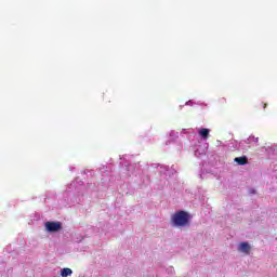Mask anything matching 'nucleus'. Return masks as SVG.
<instances>
[{
  "label": "nucleus",
  "instance_id": "f257e3e1",
  "mask_svg": "<svg viewBox=\"0 0 277 277\" xmlns=\"http://www.w3.org/2000/svg\"><path fill=\"white\" fill-rule=\"evenodd\" d=\"M174 226H189V213L186 211H177L171 217Z\"/></svg>",
  "mask_w": 277,
  "mask_h": 277
},
{
  "label": "nucleus",
  "instance_id": "f03ea898",
  "mask_svg": "<svg viewBox=\"0 0 277 277\" xmlns=\"http://www.w3.org/2000/svg\"><path fill=\"white\" fill-rule=\"evenodd\" d=\"M45 230H48V233H57V232L62 230V223L61 222H47Z\"/></svg>",
  "mask_w": 277,
  "mask_h": 277
},
{
  "label": "nucleus",
  "instance_id": "20e7f679",
  "mask_svg": "<svg viewBox=\"0 0 277 277\" xmlns=\"http://www.w3.org/2000/svg\"><path fill=\"white\" fill-rule=\"evenodd\" d=\"M234 161L238 163V166H246L248 163V157L246 156L237 157L234 159Z\"/></svg>",
  "mask_w": 277,
  "mask_h": 277
},
{
  "label": "nucleus",
  "instance_id": "0eeeda50",
  "mask_svg": "<svg viewBox=\"0 0 277 277\" xmlns=\"http://www.w3.org/2000/svg\"><path fill=\"white\" fill-rule=\"evenodd\" d=\"M263 107H264V109H265V108L267 107V103H264V106H263Z\"/></svg>",
  "mask_w": 277,
  "mask_h": 277
},
{
  "label": "nucleus",
  "instance_id": "39448f33",
  "mask_svg": "<svg viewBox=\"0 0 277 277\" xmlns=\"http://www.w3.org/2000/svg\"><path fill=\"white\" fill-rule=\"evenodd\" d=\"M199 135L203 138V140H208L209 138V129L207 128H202L199 130Z\"/></svg>",
  "mask_w": 277,
  "mask_h": 277
},
{
  "label": "nucleus",
  "instance_id": "423d86ee",
  "mask_svg": "<svg viewBox=\"0 0 277 277\" xmlns=\"http://www.w3.org/2000/svg\"><path fill=\"white\" fill-rule=\"evenodd\" d=\"M61 276L62 277L72 276V269H70V268H63L61 271Z\"/></svg>",
  "mask_w": 277,
  "mask_h": 277
},
{
  "label": "nucleus",
  "instance_id": "7ed1b4c3",
  "mask_svg": "<svg viewBox=\"0 0 277 277\" xmlns=\"http://www.w3.org/2000/svg\"><path fill=\"white\" fill-rule=\"evenodd\" d=\"M239 251L245 254H250V245L248 242H241L239 246Z\"/></svg>",
  "mask_w": 277,
  "mask_h": 277
}]
</instances>
